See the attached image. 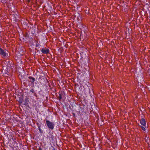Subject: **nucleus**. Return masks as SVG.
<instances>
[{
	"instance_id": "obj_1",
	"label": "nucleus",
	"mask_w": 150,
	"mask_h": 150,
	"mask_svg": "<svg viewBox=\"0 0 150 150\" xmlns=\"http://www.w3.org/2000/svg\"><path fill=\"white\" fill-rule=\"evenodd\" d=\"M46 125L49 129L53 130L54 126V124L53 122L49 120H46Z\"/></svg>"
},
{
	"instance_id": "obj_2",
	"label": "nucleus",
	"mask_w": 150,
	"mask_h": 150,
	"mask_svg": "<svg viewBox=\"0 0 150 150\" xmlns=\"http://www.w3.org/2000/svg\"><path fill=\"white\" fill-rule=\"evenodd\" d=\"M41 51L43 54H48L49 53L50 50L49 49H47L46 48H45L42 49Z\"/></svg>"
},
{
	"instance_id": "obj_3",
	"label": "nucleus",
	"mask_w": 150,
	"mask_h": 150,
	"mask_svg": "<svg viewBox=\"0 0 150 150\" xmlns=\"http://www.w3.org/2000/svg\"><path fill=\"white\" fill-rule=\"evenodd\" d=\"M0 54L3 57H5L6 56V53L0 47Z\"/></svg>"
},
{
	"instance_id": "obj_4",
	"label": "nucleus",
	"mask_w": 150,
	"mask_h": 150,
	"mask_svg": "<svg viewBox=\"0 0 150 150\" xmlns=\"http://www.w3.org/2000/svg\"><path fill=\"white\" fill-rule=\"evenodd\" d=\"M140 124L142 126L145 127L146 126V122L144 119L142 118L140 121Z\"/></svg>"
},
{
	"instance_id": "obj_5",
	"label": "nucleus",
	"mask_w": 150,
	"mask_h": 150,
	"mask_svg": "<svg viewBox=\"0 0 150 150\" xmlns=\"http://www.w3.org/2000/svg\"><path fill=\"white\" fill-rule=\"evenodd\" d=\"M29 79H31V82L32 83H33V82L35 81V79L32 76H30L28 77Z\"/></svg>"
},
{
	"instance_id": "obj_6",
	"label": "nucleus",
	"mask_w": 150,
	"mask_h": 150,
	"mask_svg": "<svg viewBox=\"0 0 150 150\" xmlns=\"http://www.w3.org/2000/svg\"><path fill=\"white\" fill-rule=\"evenodd\" d=\"M38 129L39 131L40 132L41 134L43 132V131L40 128V125H38Z\"/></svg>"
},
{
	"instance_id": "obj_7",
	"label": "nucleus",
	"mask_w": 150,
	"mask_h": 150,
	"mask_svg": "<svg viewBox=\"0 0 150 150\" xmlns=\"http://www.w3.org/2000/svg\"><path fill=\"white\" fill-rule=\"evenodd\" d=\"M141 128H142V129L143 131H145L146 130V126L145 127H144V126H141Z\"/></svg>"
},
{
	"instance_id": "obj_8",
	"label": "nucleus",
	"mask_w": 150,
	"mask_h": 150,
	"mask_svg": "<svg viewBox=\"0 0 150 150\" xmlns=\"http://www.w3.org/2000/svg\"><path fill=\"white\" fill-rule=\"evenodd\" d=\"M58 99L59 100H61L62 99V96L61 94H59Z\"/></svg>"
},
{
	"instance_id": "obj_9",
	"label": "nucleus",
	"mask_w": 150,
	"mask_h": 150,
	"mask_svg": "<svg viewBox=\"0 0 150 150\" xmlns=\"http://www.w3.org/2000/svg\"><path fill=\"white\" fill-rule=\"evenodd\" d=\"M39 44L38 42H37V43L36 44L35 46L36 47H39Z\"/></svg>"
},
{
	"instance_id": "obj_10",
	"label": "nucleus",
	"mask_w": 150,
	"mask_h": 150,
	"mask_svg": "<svg viewBox=\"0 0 150 150\" xmlns=\"http://www.w3.org/2000/svg\"><path fill=\"white\" fill-rule=\"evenodd\" d=\"M30 92H31L33 93H34V90L33 89H31L30 90Z\"/></svg>"
},
{
	"instance_id": "obj_11",
	"label": "nucleus",
	"mask_w": 150,
	"mask_h": 150,
	"mask_svg": "<svg viewBox=\"0 0 150 150\" xmlns=\"http://www.w3.org/2000/svg\"><path fill=\"white\" fill-rule=\"evenodd\" d=\"M39 150H42V149L41 147H39Z\"/></svg>"
},
{
	"instance_id": "obj_12",
	"label": "nucleus",
	"mask_w": 150,
	"mask_h": 150,
	"mask_svg": "<svg viewBox=\"0 0 150 150\" xmlns=\"http://www.w3.org/2000/svg\"><path fill=\"white\" fill-rule=\"evenodd\" d=\"M30 0H27V1L29 3L30 2Z\"/></svg>"
},
{
	"instance_id": "obj_13",
	"label": "nucleus",
	"mask_w": 150,
	"mask_h": 150,
	"mask_svg": "<svg viewBox=\"0 0 150 150\" xmlns=\"http://www.w3.org/2000/svg\"><path fill=\"white\" fill-rule=\"evenodd\" d=\"M53 150H55V149H53Z\"/></svg>"
}]
</instances>
